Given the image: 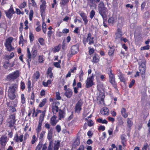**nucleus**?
Listing matches in <instances>:
<instances>
[{
  "mask_svg": "<svg viewBox=\"0 0 150 150\" xmlns=\"http://www.w3.org/2000/svg\"><path fill=\"white\" fill-rule=\"evenodd\" d=\"M34 14L33 11L32 9L30 10L29 14V20L30 21L32 20Z\"/></svg>",
  "mask_w": 150,
  "mask_h": 150,
  "instance_id": "obj_47",
  "label": "nucleus"
},
{
  "mask_svg": "<svg viewBox=\"0 0 150 150\" xmlns=\"http://www.w3.org/2000/svg\"><path fill=\"white\" fill-rule=\"evenodd\" d=\"M37 112L38 113L42 112L39 117V120L38 121V124L37 128L36 129V132L37 134H39V133L41 131L42 129V122H43L44 118L45 115V111H42L41 110H37Z\"/></svg>",
  "mask_w": 150,
  "mask_h": 150,
  "instance_id": "obj_3",
  "label": "nucleus"
},
{
  "mask_svg": "<svg viewBox=\"0 0 150 150\" xmlns=\"http://www.w3.org/2000/svg\"><path fill=\"white\" fill-rule=\"evenodd\" d=\"M45 59L43 58V56H39L38 57V62L41 63H43Z\"/></svg>",
  "mask_w": 150,
  "mask_h": 150,
  "instance_id": "obj_51",
  "label": "nucleus"
},
{
  "mask_svg": "<svg viewBox=\"0 0 150 150\" xmlns=\"http://www.w3.org/2000/svg\"><path fill=\"white\" fill-rule=\"evenodd\" d=\"M27 57L28 58V59H27L26 61L27 63V65L28 67H30V62L32 60V55L29 47H28L27 48Z\"/></svg>",
  "mask_w": 150,
  "mask_h": 150,
  "instance_id": "obj_19",
  "label": "nucleus"
},
{
  "mask_svg": "<svg viewBox=\"0 0 150 150\" xmlns=\"http://www.w3.org/2000/svg\"><path fill=\"white\" fill-rule=\"evenodd\" d=\"M21 103L22 104H24L25 103V95L24 94H22L21 95Z\"/></svg>",
  "mask_w": 150,
  "mask_h": 150,
  "instance_id": "obj_52",
  "label": "nucleus"
},
{
  "mask_svg": "<svg viewBox=\"0 0 150 150\" xmlns=\"http://www.w3.org/2000/svg\"><path fill=\"white\" fill-rule=\"evenodd\" d=\"M24 136L23 134H21L19 136L18 134L16 133L14 135L13 138V140L16 142H20L23 141V139Z\"/></svg>",
  "mask_w": 150,
  "mask_h": 150,
  "instance_id": "obj_16",
  "label": "nucleus"
},
{
  "mask_svg": "<svg viewBox=\"0 0 150 150\" xmlns=\"http://www.w3.org/2000/svg\"><path fill=\"white\" fill-rule=\"evenodd\" d=\"M13 40V38L12 37H10L6 39L5 42V46L6 47L7 51L8 52H11L14 50V48L11 45V43Z\"/></svg>",
  "mask_w": 150,
  "mask_h": 150,
  "instance_id": "obj_6",
  "label": "nucleus"
},
{
  "mask_svg": "<svg viewBox=\"0 0 150 150\" xmlns=\"http://www.w3.org/2000/svg\"><path fill=\"white\" fill-rule=\"evenodd\" d=\"M14 56V54L13 52H11L10 55H7L6 57L8 59H11Z\"/></svg>",
  "mask_w": 150,
  "mask_h": 150,
  "instance_id": "obj_55",
  "label": "nucleus"
},
{
  "mask_svg": "<svg viewBox=\"0 0 150 150\" xmlns=\"http://www.w3.org/2000/svg\"><path fill=\"white\" fill-rule=\"evenodd\" d=\"M127 122L128 127L130 129H131V127L133 125V123L130 120V119L128 118L127 119Z\"/></svg>",
  "mask_w": 150,
  "mask_h": 150,
  "instance_id": "obj_33",
  "label": "nucleus"
},
{
  "mask_svg": "<svg viewBox=\"0 0 150 150\" xmlns=\"http://www.w3.org/2000/svg\"><path fill=\"white\" fill-rule=\"evenodd\" d=\"M82 104L83 103L81 100H79L78 101L74 108V111L75 113L78 114L80 113L81 111L82 110L81 107Z\"/></svg>",
  "mask_w": 150,
  "mask_h": 150,
  "instance_id": "obj_13",
  "label": "nucleus"
},
{
  "mask_svg": "<svg viewBox=\"0 0 150 150\" xmlns=\"http://www.w3.org/2000/svg\"><path fill=\"white\" fill-rule=\"evenodd\" d=\"M98 5V10L99 14L102 17L103 19L105 20L107 19L106 12L107 9L103 1H100Z\"/></svg>",
  "mask_w": 150,
  "mask_h": 150,
  "instance_id": "obj_1",
  "label": "nucleus"
},
{
  "mask_svg": "<svg viewBox=\"0 0 150 150\" xmlns=\"http://www.w3.org/2000/svg\"><path fill=\"white\" fill-rule=\"evenodd\" d=\"M16 121V114L14 113L9 116L7 120V122L8 124V127H9L11 128L14 127L15 128L16 127L15 125Z\"/></svg>",
  "mask_w": 150,
  "mask_h": 150,
  "instance_id": "obj_5",
  "label": "nucleus"
},
{
  "mask_svg": "<svg viewBox=\"0 0 150 150\" xmlns=\"http://www.w3.org/2000/svg\"><path fill=\"white\" fill-rule=\"evenodd\" d=\"M95 76V74H92L91 76L88 77L86 81V88H88L92 87L93 85H94L93 82L94 78Z\"/></svg>",
  "mask_w": 150,
  "mask_h": 150,
  "instance_id": "obj_10",
  "label": "nucleus"
},
{
  "mask_svg": "<svg viewBox=\"0 0 150 150\" xmlns=\"http://www.w3.org/2000/svg\"><path fill=\"white\" fill-rule=\"evenodd\" d=\"M126 135L125 134H122L120 136L121 144L124 147L126 146L127 139H126Z\"/></svg>",
  "mask_w": 150,
  "mask_h": 150,
  "instance_id": "obj_26",
  "label": "nucleus"
},
{
  "mask_svg": "<svg viewBox=\"0 0 150 150\" xmlns=\"http://www.w3.org/2000/svg\"><path fill=\"white\" fill-rule=\"evenodd\" d=\"M108 74L109 76V82L111 84L112 87L115 89L117 90V83L115 80V76L113 73L111 69H110L108 72Z\"/></svg>",
  "mask_w": 150,
  "mask_h": 150,
  "instance_id": "obj_2",
  "label": "nucleus"
},
{
  "mask_svg": "<svg viewBox=\"0 0 150 150\" xmlns=\"http://www.w3.org/2000/svg\"><path fill=\"white\" fill-rule=\"evenodd\" d=\"M40 74L39 71H37L34 73L33 74V78L34 79H35L37 81L39 78Z\"/></svg>",
  "mask_w": 150,
  "mask_h": 150,
  "instance_id": "obj_34",
  "label": "nucleus"
},
{
  "mask_svg": "<svg viewBox=\"0 0 150 150\" xmlns=\"http://www.w3.org/2000/svg\"><path fill=\"white\" fill-rule=\"evenodd\" d=\"M20 73L18 70H16L13 72L9 74L7 76L6 78L9 81L14 80L18 78Z\"/></svg>",
  "mask_w": 150,
  "mask_h": 150,
  "instance_id": "obj_8",
  "label": "nucleus"
},
{
  "mask_svg": "<svg viewBox=\"0 0 150 150\" xmlns=\"http://www.w3.org/2000/svg\"><path fill=\"white\" fill-rule=\"evenodd\" d=\"M100 60V58L97 54H95L93 57L92 62L93 63H96L98 62Z\"/></svg>",
  "mask_w": 150,
  "mask_h": 150,
  "instance_id": "obj_32",
  "label": "nucleus"
},
{
  "mask_svg": "<svg viewBox=\"0 0 150 150\" xmlns=\"http://www.w3.org/2000/svg\"><path fill=\"white\" fill-rule=\"evenodd\" d=\"M43 145L42 142H40L36 146L35 150H40Z\"/></svg>",
  "mask_w": 150,
  "mask_h": 150,
  "instance_id": "obj_50",
  "label": "nucleus"
},
{
  "mask_svg": "<svg viewBox=\"0 0 150 150\" xmlns=\"http://www.w3.org/2000/svg\"><path fill=\"white\" fill-rule=\"evenodd\" d=\"M59 104V102L56 101L55 103L54 102L52 106V112L54 114H56L58 111H59V108L58 105Z\"/></svg>",
  "mask_w": 150,
  "mask_h": 150,
  "instance_id": "obj_15",
  "label": "nucleus"
},
{
  "mask_svg": "<svg viewBox=\"0 0 150 150\" xmlns=\"http://www.w3.org/2000/svg\"><path fill=\"white\" fill-rule=\"evenodd\" d=\"M80 15L84 22V25H86L88 23V21L87 19V16L86 15V14L83 11H82L80 14Z\"/></svg>",
  "mask_w": 150,
  "mask_h": 150,
  "instance_id": "obj_24",
  "label": "nucleus"
},
{
  "mask_svg": "<svg viewBox=\"0 0 150 150\" xmlns=\"http://www.w3.org/2000/svg\"><path fill=\"white\" fill-rule=\"evenodd\" d=\"M118 123L120 125H122L124 123L122 119V117H119L118 119Z\"/></svg>",
  "mask_w": 150,
  "mask_h": 150,
  "instance_id": "obj_63",
  "label": "nucleus"
},
{
  "mask_svg": "<svg viewBox=\"0 0 150 150\" xmlns=\"http://www.w3.org/2000/svg\"><path fill=\"white\" fill-rule=\"evenodd\" d=\"M61 46V45L59 44L58 45L54 47L52 50L54 53L58 52L59 51Z\"/></svg>",
  "mask_w": 150,
  "mask_h": 150,
  "instance_id": "obj_31",
  "label": "nucleus"
},
{
  "mask_svg": "<svg viewBox=\"0 0 150 150\" xmlns=\"http://www.w3.org/2000/svg\"><path fill=\"white\" fill-rule=\"evenodd\" d=\"M79 46L78 44L72 46L71 48L70 55H73L77 54L79 51Z\"/></svg>",
  "mask_w": 150,
  "mask_h": 150,
  "instance_id": "obj_12",
  "label": "nucleus"
},
{
  "mask_svg": "<svg viewBox=\"0 0 150 150\" xmlns=\"http://www.w3.org/2000/svg\"><path fill=\"white\" fill-rule=\"evenodd\" d=\"M57 116L54 115L50 118V122L52 126H55L58 122V120H57Z\"/></svg>",
  "mask_w": 150,
  "mask_h": 150,
  "instance_id": "obj_22",
  "label": "nucleus"
},
{
  "mask_svg": "<svg viewBox=\"0 0 150 150\" xmlns=\"http://www.w3.org/2000/svg\"><path fill=\"white\" fill-rule=\"evenodd\" d=\"M135 83V80L133 79L130 82V83L129 85V88H131L134 85Z\"/></svg>",
  "mask_w": 150,
  "mask_h": 150,
  "instance_id": "obj_59",
  "label": "nucleus"
},
{
  "mask_svg": "<svg viewBox=\"0 0 150 150\" xmlns=\"http://www.w3.org/2000/svg\"><path fill=\"white\" fill-rule=\"evenodd\" d=\"M97 122L99 123L102 124H107L108 123V121L105 120H103L102 118H99L96 120Z\"/></svg>",
  "mask_w": 150,
  "mask_h": 150,
  "instance_id": "obj_39",
  "label": "nucleus"
},
{
  "mask_svg": "<svg viewBox=\"0 0 150 150\" xmlns=\"http://www.w3.org/2000/svg\"><path fill=\"white\" fill-rule=\"evenodd\" d=\"M27 88L28 89V92L30 93L31 90V88H33V85H32L30 80L28 79L27 83Z\"/></svg>",
  "mask_w": 150,
  "mask_h": 150,
  "instance_id": "obj_28",
  "label": "nucleus"
},
{
  "mask_svg": "<svg viewBox=\"0 0 150 150\" xmlns=\"http://www.w3.org/2000/svg\"><path fill=\"white\" fill-rule=\"evenodd\" d=\"M118 77L121 82H123L124 84H125L126 80L124 77V74Z\"/></svg>",
  "mask_w": 150,
  "mask_h": 150,
  "instance_id": "obj_40",
  "label": "nucleus"
},
{
  "mask_svg": "<svg viewBox=\"0 0 150 150\" xmlns=\"http://www.w3.org/2000/svg\"><path fill=\"white\" fill-rule=\"evenodd\" d=\"M10 64L9 61H6L4 62V64L3 65V67L5 69H7L8 67L10 66Z\"/></svg>",
  "mask_w": 150,
  "mask_h": 150,
  "instance_id": "obj_49",
  "label": "nucleus"
},
{
  "mask_svg": "<svg viewBox=\"0 0 150 150\" xmlns=\"http://www.w3.org/2000/svg\"><path fill=\"white\" fill-rule=\"evenodd\" d=\"M18 84L17 83H12L9 87V91L17 92L18 88Z\"/></svg>",
  "mask_w": 150,
  "mask_h": 150,
  "instance_id": "obj_18",
  "label": "nucleus"
},
{
  "mask_svg": "<svg viewBox=\"0 0 150 150\" xmlns=\"http://www.w3.org/2000/svg\"><path fill=\"white\" fill-rule=\"evenodd\" d=\"M64 94L68 98H70L73 94V91L72 89L70 88H68L67 91H65Z\"/></svg>",
  "mask_w": 150,
  "mask_h": 150,
  "instance_id": "obj_27",
  "label": "nucleus"
},
{
  "mask_svg": "<svg viewBox=\"0 0 150 150\" xmlns=\"http://www.w3.org/2000/svg\"><path fill=\"white\" fill-rule=\"evenodd\" d=\"M115 39L117 40L120 39L122 38L123 35V33L121 28H117L116 32L115 33Z\"/></svg>",
  "mask_w": 150,
  "mask_h": 150,
  "instance_id": "obj_20",
  "label": "nucleus"
},
{
  "mask_svg": "<svg viewBox=\"0 0 150 150\" xmlns=\"http://www.w3.org/2000/svg\"><path fill=\"white\" fill-rule=\"evenodd\" d=\"M95 14V11L92 10L90 13V17L91 19H92L93 17L94 16Z\"/></svg>",
  "mask_w": 150,
  "mask_h": 150,
  "instance_id": "obj_58",
  "label": "nucleus"
},
{
  "mask_svg": "<svg viewBox=\"0 0 150 150\" xmlns=\"http://www.w3.org/2000/svg\"><path fill=\"white\" fill-rule=\"evenodd\" d=\"M121 113L122 117L125 118H126L128 116V114L126 112V109L124 108H122L121 109Z\"/></svg>",
  "mask_w": 150,
  "mask_h": 150,
  "instance_id": "obj_29",
  "label": "nucleus"
},
{
  "mask_svg": "<svg viewBox=\"0 0 150 150\" xmlns=\"http://www.w3.org/2000/svg\"><path fill=\"white\" fill-rule=\"evenodd\" d=\"M6 17L10 19L13 16V15L15 13V11L12 5L10 6L9 9L4 12Z\"/></svg>",
  "mask_w": 150,
  "mask_h": 150,
  "instance_id": "obj_11",
  "label": "nucleus"
},
{
  "mask_svg": "<svg viewBox=\"0 0 150 150\" xmlns=\"http://www.w3.org/2000/svg\"><path fill=\"white\" fill-rule=\"evenodd\" d=\"M20 27L19 28V31L21 32H22L23 29V24L22 22H21L20 24Z\"/></svg>",
  "mask_w": 150,
  "mask_h": 150,
  "instance_id": "obj_60",
  "label": "nucleus"
},
{
  "mask_svg": "<svg viewBox=\"0 0 150 150\" xmlns=\"http://www.w3.org/2000/svg\"><path fill=\"white\" fill-rule=\"evenodd\" d=\"M25 86L24 81H21L20 83V88L23 90L25 88Z\"/></svg>",
  "mask_w": 150,
  "mask_h": 150,
  "instance_id": "obj_53",
  "label": "nucleus"
},
{
  "mask_svg": "<svg viewBox=\"0 0 150 150\" xmlns=\"http://www.w3.org/2000/svg\"><path fill=\"white\" fill-rule=\"evenodd\" d=\"M42 19H43V21L42 22V30L43 32L45 34H46V31L47 30L46 25L44 21V19L43 18Z\"/></svg>",
  "mask_w": 150,
  "mask_h": 150,
  "instance_id": "obj_35",
  "label": "nucleus"
},
{
  "mask_svg": "<svg viewBox=\"0 0 150 150\" xmlns=\"http://www.w3.org/2000/svg\"><path fill=\"white\" fill-rule=\"evenodd\" d=\"M25 26V27L24 28V29L25 30H28V22L27 20H26L25 21L24 23Z\"/></svg>",
  "mask_w": 150,
  "mask_h": 150,
  "instance_id": "obj_61",
  "label": "nucleus"
},
{
  "mask_svg": "<svg viewBox=\"0 0 150 150\" xmlns=\"http://www.w3.org/2000/svg\"><path fill=\"white\" fill-rule=\"evenodd\" d=\"M32 53L33 58H35L37 55L38 51L35 49H32Z\"/></svg>",
  "mask_w": 150,
  "mask_h": 150,
  "instance_id": "obj_43",
  "label": "nucleus"
},
{
  "mask_svg": "<svg viewBox=\"0 0 150 150\" xmlns=\"http://www.w3.org/2000/svg\"><path fill=\"white\" fill-rule=\"evenodd\" d=\"M101 113L104 115H108L109 114V110L107 107H103L100 111Z\"/></svg>",
  "mask_w": 150,
  "mask_h": 150,
  "instance_id": "obj_25",
  "label": "nucleus"
},
{
  "mask_svg": "<svg viewBox=\"0 0 150 150\" xmlns=\"http://www.w3.org/2000/svg\"><path fill=\"white\" fill-rule=\"evenodd\" d=\"M92 35L91 33L89 32L87 34V38H83V43L85 46H86L87 42H88L89 45H91L94 44V37H92Z\"/></svg>",
  "mask_w": 150,
  "mask_h": 150,
  "instance_id": "obj_7",
  "label": "nucleus"
},
{
  "mask_svg": "<svg viewBox=\"0 0 150 150\" xmlns=\"http://www.w3.org/2000/svg\"><path fill=\"white\" fill-rule=\"evenodd\" d=\"M18 100L16 99L14 100L8 102L6 103L7 106L12 105V106L17 107L18 105Z\"/></svg>",
  "mask_w": 150,
  "mask_h": 150,
  "instance_id": "obj_23",
  "label": "nucleus"
},
{
  "mask_svg": "<svg viewBox=\"0 0 150 150\" xmlns=\"http://www.w3.org/2000/svg\"><path fill=\"white\" fill-rule=\"evenodd\" d=\"M29 38L30 42H33L34 40V35L32 32H29Z\"/></svg>",
  "mask_w": 150,
  "mask_h": 150,
  "instance_id": "obj_46",
  "label": "nucleus"
},
{
  "mask_svg": "<svg viewBox=\"0 0 150 150\" xmlns=\"http://www.w3.org/2000/svg\"><path fill=\"white\" fill-rule=\"evenodd\" d=\"M8 107H9L10 109L9 110V111L13 113L14 112H16L17 111V110L15 108L16 107L12 106V105H10L9 106H7Z\"/></svg>",
  "mask_w": 150,
  "mask_h": 150,
  "instance_id": "obj_45",
  "label": "nucleus"
},
{
  "mask_svg": "<svg viewBox=\"0 0 150 150\" xmlns=\"http://www.w3.org/2000/svg\"><path fill=\"white\" fill-rule=\"evenodd\" d=\"M37 141L38 139L36 138V136L35 135H33L31 140V144H34Z\"/></svg>",
  "mask_w": 150,
  "mask_h": 150,
  "instance_id": "obj_54",
  "label": "nucleus"
},
{
  "mask_svg": "<svg viewBox=\"0 0 150 150\" xmlns=\"http://www.w3.org/2000/svg\"><path fill=\"white\" fill-rule=\"evenodd\" d=\"M60 141L58 140L57 143H55L53 147V142L51 141L49 142V146L47 150H58L59 147Z\"/></svg>",
  "mask_w": 150,
  "mask_h": 150,
  "instance_id": "obj_9",
  "label": "nucleus"
},
{
  "mask_svg": "<svg viewBox=\"0 0 150 150\" xmlns=\"http://www.w3.org/2000/svg\"><path fill=\"white\" fill-rule=\"evenodd\" d=\"M16 92L8 91V95L9 99L13 100L16 98Z\"/></svg>",
  "mask_w": 150,
  "mask_h": 150,
  "instance_id": "obj_21",
  "label": "nucleus"
},
{
  "mask_svg": "<svg viewBox=\"0 0 150 150\" xmlns=\"http://www.w3.org/2000/svg\"><path fill=\"white\" fill-rule=\"evenodd\" d=\"M38 42L41 45H44L45 44L44 40L42 38H40L38 39Z\"/></svg>",
  "mask_w": 150,
  "mask_h": 150,
  "instance_id": "obj_56",
  "label": "nucleus"
},
{
  "mask_svg": "<svg viewBox=\"0 0 150 150\" xmlns=\"http://www.w3.org/2000/svg\"><path fill=\"white\" fill-rule=\"evenodd\" d=\"M47 102V99L46 98L43 99L42 101L40 103L39 105V107L40 108L43 107Z\"/></svg>",
  "mask_w": 150,
  "mask_h": 150,
  "instance_id": "obj_44",
  "label": "nucleus"
},
{
  "mask_svg": "<svg viewBox=\"0 0 150 150\" xmlns=\"http://www.w3.org/2000/svg\"><path fill=\"white\" fill-rule=\"evenodd\" d=\"M108 47L110 50H109L108 54L109 56H111L113 54L115 49L113 46H110L109 45Z\"/></svg>",
  "mask_w": 150,
  "mask_h": 150,
  "instance_id": "obj_30",
  "label": "nucleus"
},
{
  "mask_svg": "<svg viewBox=\"0 0 150 150\" xmlns=\"http://www.w3.org/2000/svg\"><path fill=\"white\" fill-rule=\"evenodd\" d=\"M108 22L112 24H113L115 23V19L113 17H110L108 20Z\"/></svg>",
  "mask_w": 150,
  "mask_h": 150,
  "instance_id": "obj_62",
  "label": "nucleus"
},
{
  "mask_svg": "<svg viewBox=\"0 0 150 150\" xmlns=\"http://www.w3.org/2000/svg\"><path fill=\"white\" fill-rule=\"evenodd\" d=\"M26 5V2L25 1H24L21 4L19 7L20 9H22L25 8Z\"/></svg>",
  "mask_w": 150,
  "mask_h": 150,
  "instance_id": "obj_57",
  "label": "nucleus"
},
{
  "mask_svg": "<svg viewBox=\"0 0 150 150\" xmlns=\"http://www.w3.org/2000/svg\"><path fill=\"white\" fill-rule=\"evenodd\" d=\"M85 120L87 121L88 125L89 127H91L94 125V123L92 120H89L87 118L85 119Z\"/></svg>",
  "mask_w": 150,
  "mask_h": 150,
  "instance_id": "obj_38",
  "label": "nucleus"
},
{
  "mask_svg": "<svg viewBox=\"0 0 150 150\" xmlns=\"http://www.w3.org/2000/svg\"><path fill=\"white\" fill-rule=\"evenodd\" d=\"M46 4H42L40 6V13L42 19L45 18V11L46 8Z\"/></svg>",
  "mask_w": 150,
  "mask_h": 150,
  "instance_id": "obj_14",
  "label": "nucleus"
},
{
  "mask_svg": "<svg viewBox=\"0 0 150 150\" xmlns=\"http://www.w3.org/2000/svg\"><path fill=\"white\" fill-rule=\"evenodd\" d=\"M79 77L80 79V80H83V77L84 75V72L82 70V69L81 68V69L80 71L79 72Z\"/></svg>",
  "mask_w": 150,
  "mask_h": 150,
  "instance_id": "obj_41",
  "label": "nucleus"
},
{
  "mask_svg": "<svg viewBox=\"0 0 150 150\" xmlns=\"http://www.w3.org/2000/svg\"><path fill=\"white\" fill-rule=\"evenodd\" d=\"M30 99L32 100L30 102V103L31 105H33L35 101V94L34 91H33L31 94L30 97Z\"/></svg>",
  "mask_w": 150,
  "mask_h": 150,
  "instance_id": "obj_36",
  "label": "nucleus"
},
{
  "mask_svg": "<svg viewBox=\"0 0 150 150\" xmlns=\"http://www.w3.org/2000/svg\"><path fill=\"white\" fill-rule=\"evenodd\" d=\"M24 40L23 36L22 34H21L20 35V37H19V45H20L21 44H22V46H23V45Z\"/></svg>",
  "mask_w": 150,
  "mask_h": 150,
  "instance_id": "obj_42",
  "label": "nucleus"
},
{
  "mask_svg": "<svg viewBox=\"0 0 150 150\" xmlns=\"http://www.w3.org/2000/svg\"><path fill=\"white\" fill-rule=\"evenodd\" d=\"M139 69L140 72L141 76L143 79L145 78V71L146 69V61L145 60H143L139 62Z\"/></svg>",
  "mask_w": 150,
  "mask_h": 150,
  "instance_id": "obj_4",
  "label": "nucleus"
},
{
  "mask_svg": "<svg viewBox=\"0 0 150 150\" xmlns=\"http://www.w3.org/2000/svg\"><path fill=\"white\" fill-rule=\"evenodd\" d=\"M105 127L104 125H101L99 126L98 128V130L99 131L102 130L103 131L105 130Z\"/></svg>",
  "mask_w": 150,
  "mask_h": 150,
  "instance_id": "obj_64",
  "label": "nucleus"
},
{
  "mask_svg": "<svg viewBox=\"0 0 150 150\" xmlns=\"http://www.w3.org/2000/svg\"><path fill=\"white\" fill-rule=\"evenodd\" d=\"M65 114L64 112L61 109H59V116L60 119L63 118L64 117Z\"/></svg>",
  "mask_w": 150,
  "mask_h": 150,
  "instance_id": "obj_37",
  "label": "nucleus"
},
{
  "mask_svg": "<svg viewBox=\"0 0 150 150\" xmlns=\"http://www.w3.org/2000/svg\"><path fill=\"white\" fill-rule=\"evenodd\" d=\"M8 141L7 136L3 135L0 138V144L2 146L5 147Z\"/></svg>",
  "mask_w": 150,
  "mask_h": 150,
  "instance_id": "obj_17",
  "label": "nucleus"
},
{
  "mask_svg": "<svg viewBox=\"0 0 150 150\" xmlns=\"http://www.w3.org/2000/svg\"><path fill=\"white\" fill-rule=\"evenodd\" d=\"M105 95L104 93H101L99 95V98H100V101L104 102V99L105 97Z\"/></svg>",
  "mask_w": 150,
  "mask_h": 150,
  "instance_id": "obj_48",
  "label": "nucleus"
}]
</instances>
